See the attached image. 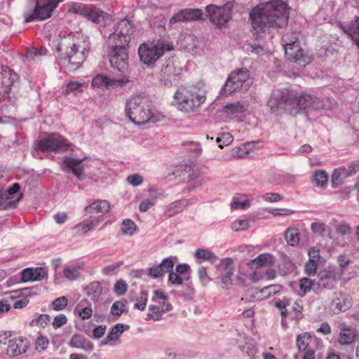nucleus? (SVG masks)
Masks as SVG:
<instances>
[{
    "label": "nucleus",
    "mask_w": 359,
    "mask_h": 359,
    "mask_svg": "<svg viewBox=\"0 0 359 359\" xmlns=\"http://www.w3.org/2000/svg\"><path fill=\"white\" fill-rule=\"evenodd\" d=\"M339 26L359 48V17H355V20L348 27H344L341 23H339Z\"/></svg>",
    "instance_id": "5701e85b"
},
{
    "label": "nucleus",
    "mask_w": 359,
    "mask_h": 359,
    "mask_svg": "<svg viewBox=\"0 0 359 359\" xmlns=\"http://www.w3.org/2000/svg\"><path fill=\"white\" fill-rule=\"evenodd\" d=\"M129 329V325L125 324H117L114 326L108 333L106 339L102 341V345H107L116 341L122 333Z\"/></svg>",
    "instance_id": "bb28decb"
},
{
    "label": "nucleus",
    "mask_w": 359,
    "mask_h": 359,
    "mask_svg": "<svg viewBox=\"0 0 359 359\" xmlns=\"http://www.w3.org/2000/svg\"><path fill=\"white\" fill-rule=\"evenodd\" d=\"M127 289L126 283L121 279L115 283L114 291L117 295L121 296L126 293Z\"/></svg>",
    "instance_id": "603ef678"
},
{
    "label": "nucleus",
    "mask_w": 359,
    "mask_h": 359,
    "mask_svg": "<svg viewBox=\"0 0 359 359\" xmlns=\"http://www.w3.org/2000/svg\"><path fill=\"white\" fill-rule=\"evenodd\" d=\"M28 348L29 343L26 339L15 338L8 340L6 351L9 356L14 357L25 353Z\"/></svg>",
    "instance_id": "aec40b11"
},
{
    "label": "nucleus",
    "mask_w": 359,
    "mask_h": 359,
    "mask_svg": "<svg viewBox=\"0 0 359 359\" xmlns=\"http://www.w3.org/2000/svg\"><path fill=\"white\" fill-rule=\"evenodd\" d=\"M332 306L338 312H346L351 306V302L348 297L340 295L333 301Z\"/></svg>",
    "instance_id": "2f4dec72"
},
{
    "label": "nucleus",
    "mask_w": 359,
    "mask_h": 359,
    "mask_svg": "<svg viewBox=\"0 0 359 359\" xmlns=\"http://www.w3.org/2000/svg\"><path fill=\"white\" fill-rule=\"evenodd\" d=\"M79 13L83 18L100 27H106L108 22L111 21L109 15L99 8L83 7L80 9Z\"/></svg>",
    "instance_id": "4468645a"
},
{
    "label": "nucleus",
    "mask_w": 359,
    "mask_h": 359,
    "mask_svg": "<svg viewBox=\"0 0 359 359\" xmlns=\"http://www.w3.org/2000/svg\"><path fill=\"white\" fill-rule=\"evenodd\" d=\"M48 321H50V316H38L36 318L30 323V325L44 327Z\"/></svg>",
    "instance_id": "13d9d810"
},
{
    "label": "nucleus",
    "mask_w": 359,
    "mask_h": 359,
    "mask_svg": "<svg viewBox=\"0 0 359 359\" xmlns=\"http://www.w3.org/2000/svg\"><path fill=\"white\" fill-rule=\"evenodd\" d=\"M62 0H36L33 10L26 11L23 13L25 21L30 22L34 20H43L49 18L53 11Z\"/></svg>",
    "instance_id": "1a4fd4ad"
},
{
    "label": "nucleus",
    "mask_w": 359,
    "mask_h": 359,
    "mask_svg": "<svg viewBox=\"0 0 359 359\" xmlns=\"http://www.w3.org/2000/svg\"><path fill=\"white\" fill-rule=\"evenodd\" d=\"M67 305V299L65 297H61L55 299L52 302L53 309L55 311H60Z\"/></svg>",
    "instance_id": "864d4df0"
},
{
    "label": "nucleus",
    "mask_w": 359,
    "mask_h": 359,
    "mask_svg": "<svg viewBox=\"0 0 359 359\" xmlns=\"http://www.w3.org/2000/svg\"><path fill=\"white\" fill-rule=\"evenodd\" d=\"M128 302L126 300L115 302L110 311V314H122L123 313H128Z\"/></svg>",
    "instance_id": "c9c22d12"
},
{
    "label": "nucleus",
    "mask_w": 359,
    "mask_h": 359,
    "mask_svg": "<svg viewBox=\"0 0 359 359\" xmlns=\"http://www.w3.org/2000/svg\"><path fill=\"white\" fill-rule=\"evenodd\" d=\"M271 97L275 98V100L279 103L283 109L291 111L292 97L289 96L287 90H276Z\"/></svg>",
    "instance_id": "393cba45"
},
{
    "label": "nucleus",
    "mask_w": 359,
    "mask_h": 359,
    "mask_svg": "<svg viewBox=\"0 0 359 359\" xmlns=\"http://www.w3.org/2000/svg\"><path fill=\"white\" fill-rule=\"evenodd\" d=\"M158 265L160 268L162 269L163 274H164L167 272L170 273L172 271L174 263L171 257H168L163 259L161 263Z\"/></svg>",
    "instance_id": "09e8293b"
},
{
    "label": "nucleus",
    "mask_w": 359,
    "mask_h": 359,
    "mask_svg": "<svg viewBox=\"0 0 359 359\" xmlns=\"http://www.w3.org/2000/svg\"><path fill=\"white\" fill-rule=\"evenodd\" d=\"M33 269L27 268L22 271L21 272V279L22 282L27 281H34V273Z\"/></svg>",
    "instance_id": "680f3d73"
},
{
    "label": "nucleus",
    "mask_w": 359,
    "mask_h": 359,
    "mask_svg": "<svg viewBox=\"0 0 359 359\" xmlns=\"http://www.w3.org/2000/svg\"><path fill=\"white\" fill-rule=\"evenodd\" d=\"M175 99L177 101L178 109L185 112L194 111L198 108L205 100L203 92L193 89L181 88L175 94Z\"/></svg>",
    "instance_id": "423d86ee"
},
{
    "label": "nucleus",
    "mask_w": 359,
    "mask_h": 359,
    "mask_svg": "<svg viewBox=\"0 0 359 359\" xmlns=\"http://www.w3.org/2000/svg\"><path fill=\"white\" fill-rule=\"evenodd\" d=\"M285 238L288 245H297L299 243V230L295 228H288L285 232Z\"/></svg>",
    "instance_id": "473e14b6"
},
{
    "label": "nucleus",
    "mask_w": 359,
    "mask_h": 359,
    "mask_svg": "<svg viewBox=\"0 0 359 359\" xmlns=\"http://www.w3.org/2000/svg\"><path fill=\"white\" fill-rule=\"evenodd\" d=\"M88 37L82 36V41H75L74 39H63L57 46L59 64L68 71L78 69L86 60L90 49Z\"/></svg>",
    "instance_id": "7ed1b4c3"
},
{
    "label": "nucleus",
    "mask_w": 359,
    "mask_h": 359,
    "mask_svg": "<svg viewBox=\"0 0 359 359\" xmlns=\"http://www.w3.org/2000/svg\"><path fill=\"white\" fill-rule=\"evenodd\" d=\"M121 229L123 233L132 236L136 231V225L131 219H124Z\"/></svg>",
    "instance_id": "a19ab883"
},
{
    "label": "nucleus",
    "mask_w": 359,
    "mask_h": 359,
    "mask_svg": "<svg viewBox=\"0 0 359 359\" xmlns=\"http://www.w3.org/2000/svg\"><path fill=\"white\" fill-rule=\"evenodd\" d=\"M356 332L346 325H341L339 336V343L341 345H350L355 341Z\"/></svg>",
    "instance_id": "b1692460"
},
{
    "label": "nucleus",
    "mask_w": 359,
    "mask_h": 359,
    "mask_svg": "<svg viewBox=\"0 0 359 359\" xmlns=\"http://www.w3.org/2000/svg\"><path fill=\"white\" fill-rule=\"evenodd\" d=\"M323 101L316 97L308 94H302L292 97L291 114H297L301 111H310L311 110H320L327 109Z\"/></svg>",
    "instance_id": "9d476101"
},
{
    "label": "nucleus",
    "mask_w": 359,
    "mask_h": 359,
    "mask_svg": "<svg viewBox=\"0 0 359 359\" xmlns=\"http://www.w3.org/2000/svg\"><path fill=\"white\" fill-rule=\"evenodd\" d=\"M217 142L219 143L220 148L223 147V144L229 145L233 142V136L229 133H223L221 137H217Z\"/></svg>",
    "instance_id": "8fccbe9b"
},
{
    "label": "nucleus",
    "mask_w": 359,
    "mask_h": 359,
    "mask_svg": "<svg viewBox=\"0 0 359 359\" xmlns=\"http://www.w3.org/2000/svg\"><path fill=\"white\" fill-rule=\"evenodd\" d=\"M126 180L130 184L134 187L141 184L143 182L142 176L138 174H133L129 175L127 177Z\"/></svg>",
    "instance_id": "0e129e2a"
},
{
    "label": "nucleus",
    "mask_w": 359,
    "mask_h": 359,
    "mask_svg": "<svg viewBox=\"0 0 359 359\" xmlns=\"http://www.w3.org/2000/svg\"><path fill=\"white\" fill-rule=\"evenodd\" d=\"M234 6L233 1H227L222 6L209 5L206 7V11L209 15L210 22L217 27L224 26L231 18V13Z\"/></svg>",
    "instance_id": "9b49d317"
},
{
    "label": "nucleus",
    "mask_w": 359,
    "mask_h": 359,
    "mask_svg": "<svg viewBox=\"0 0 359 359\" xmlns=\"http://www.w3.org/2000/svg\"><path fill=\"white\" fill-rule=\"evenodd\" d=\"M151 300L154 304L149 306V310L154 314H161L172 309V305L168 302V297L161 290H155Z\"/></svg>",
    "instance_id": "2eb2a0df"
},
{
    "label": "nucleus",
    "mask_w": 359,
    "mask_h": 359,
    "mask_svg": "<svg viewBox=\"0 0 359 359\" xmlns=\"http://www.w3.org/2000/svg\"><path fill=\"white\" fill-rule=\"evenodd\" d=\"M181 68H176L172 60L163 66L160 73V81L166 87L176 86L181 79Z\"/></svg>",
    "instance_id": "ddd939ff"
},
{
    "label": "nucleus",
    "mask_w": 359,
    "mask_h": 359,
    "mask_svg": "<svg viewBox=\"0 0 359 359\" xmlns=\"http://www.w3.org/2000/svg\"><path fill=\"white\" fill-rule=\"evenodd\" d=\"M123 261L108 265L102 269L103 273L106 275H111L115 270L119 268L123 264Z\"/></svg>",
    "instance_id": "774afa93"
},
{
    "label": "nucleus",
    "mask_w": 359,
    "mask_h": 359,
    "mask_svg": "<svg viewBox=\"0 0 359 359\" xmlns=\"http://www.w3.org/2000/svg\"><path fill=\"white\" fill-rule=\"evenodd\" d=\"M339 169L341 173L344 174V177L346 178L353 175L359 170V163H351L347 167H341Z\"/></svg>",
    "instance_id": "37998d69"
},
{
    "label": "nucleus",
    "mask_w": 359,
    "mask_h": 359,
    "mask_svg": "<svg viewBox=\"0 0 359 359\" xmlns=\"http://www.w3.org/2000/svg\"><path fill=\"white\" fill-rule=\"evenodd\" d=\"M245 111V105L241 102H236L231 104H227L224 107V112L228 114H235L242 113Z\"/></svg>",
    "instance_id": "e433bc0d"
},
{
    "label": "nucleus",
    "mask_w": 359,
    "mask_h": 359,
    "mask_svg": "<svg viewBox=\"0 0 359 359\" xmlns=\"http://www.w3.org/2000/svg\"><path fill=\"white\" fill-rule=\"evenodd\" d=\"M85 158L79 159L72 157H65L63 164L66 168L67 172H72L79 180H82L85 177L83 172L84 167L82 165Z\"/></svg>",
    "instance_id": "6ab92c4d"
},
{
    "label": "nucleus",
    "mask_w": 359,
    "mask_h": 359,
    "mask_svg": "<svg viewBox=\"0 0 359 359\" xmlns=\"http://www.w3.org/2000/svg\"><path fill=\"white\" fill-rule=\"evenodd\" d=\"M168 281L173 285H182L183 280L177 273L171 271L168 276Z\"/></svg>",
    "instance_id": "338daca9"
},
{
    "label": "nucleus",
    "mask_w": 359,
    "mask_h": 359,
    "mask_svg": "<svg viewBox=\"0 0 359 359\" xmlns=\"http://www.w3.org/2000/svg\"><path fill=\"white\" fill-rule=\"evenodd\" d=\"M135 32L132 23L126 20H120L114 32L108 38L111 46L109 52V61L114 69L124 74L128 69V47L131 35Z\"/></svg>",
    "instance_id": "f03ea898"
},
{
    "label": "nucleus",
    "mask_w": 359,
    "mask_h": 359,
    "mask_svg": "<svg viewBox=\"0 0 359 359\" xmlns=\"http://www.w3.org/2000/svg\"><path fill=\"white\" fill-rule=\"evenodd\" d=\"M233 272V261L231 258L223 259L217 266V274L225 285L231 283Z\"/></svg>",
    "instance_id": "dca6fc26"
},
{
    "label": "nucleus",
    "mask_w": 359,
    "mask_h": 359,
    "mask_svg": "<svg viewBox=\"0 0 359 359\" xmlns=\"http://www.w3.org/2000/svg\"><path fill=\"white\" fill-rule=\"evenodd\" d=\"M93 311L91 304L86 299H82L74 308L75 314H92Z\"/></svg>",
    "instance_id": "f704fd0d"
},
{
    "label": "nucleus",
    "mask_w": 359,
    "mask_h": 359,
    "mask_svg": "<svg viewBox=\"0 0 359 359\" xmlns=\"http://www.w3.org/2000/svg\"><path fill=\"white\" fill-rule=\"evenodd\" d=\"M189 181L191 182L194 187H202L205 184V180L201 173L198 170H193L189 175Z\"/></svg>",
    "instance_id": "ea45409f"
},
{
    "label": "nucleus",
    "mask_w": 359,
    "mask_h": 359,
    "mask_svg": "<svg viewBox=\"0 0 359 359\" xmlns=\"http://www.w3.org/2000/svg\"><path fill=\"white\" fill-rule=\"evenodd\" d=\"M285 54L287 60L301 67H305L312 61V57L300 46L295 33L283 37Z\"/></svg>",
    "instance_id": "0eeeda50"
},
{
    "label": "nucleus",
    "mask_w": 359,
    "mask_h": 359,
    "mask_svg": "<svg viewBox=\"0 0 359 359\" xmlns=\"http://www.w3.org/2000/svg\"><path fill=\"white\" fill-rule=\"evenodd\" d=\"M263 199L267 202H277L283 198V196L277 193H266L262 196Z\"/></svg>",
    "instance_id": "e2e57ef3"
},
{
    "label": "nucleus",
    "mask_w": 359,
    "mask_h": 359,
    "mask_svg": "<svg viewBox=\"0 0 359 359\" xmlns=\"http://www.w3.org/2000/svg\"><path fill=\"white\" fill-rule=\"evenodd\" d=\"M288 18L287 4L281 0H271L257 6L250 13L254 39L270 41L273 30L287 25Z\"/></svg>",
    "instance_id": "f257e3e1"
},
{
    "label": "nucleus",
    "mask_w": 359,
    "mask_h": 359,
    "mask_svg": "<svg viewBox=\"0 0 359 359\" xmlns=\"http://www.w3.org/2000/svg\"><path fill=\"white\" fill-rule=\"evenodd\" d=\"M70 144L67 140L57 133H52L42 138L37 144L39 149L42 151H67Z\"/></svg>",
    "instance_id": "f8f14e48"
},
{
    "label": "nucleus",
    "mask_w": 359,
    "mask_h": 359,
    "mask_svg": "<svg viewBox=\"0 0 359 359\" xmlns=\"http://www.w3.org/2000/svg\"><path fill=\"white\" fill-rule=\"evenodd\" d=\"M252 83L253 80L250 76V72L245 68L239 69L229 75L220 94L227 96L237 90L246 91Z\"/></svg>",
    "instance_id": "6e6552de"
},
{
    "label": "nucleus",
    "mask_w": 359,
    "mask_h": 359,
    "mask_svg": "<svg viewBox=\"0 0 359 359\" xmlns=\"http://www.w3.org/2000/svg\"><path fill=\"white\" fill-rule=\"evenodd\" d=\"M317 270V264L314 259H309L305 264V272L309 276H314Z\"/></svg>",
    "instance_id": "6e6d98bb"
},
{
    "label": "nucleus",
    "mask_w": 359,
    "mask_h": 359,
    "mask_svg": "<svg viewBox=\"0 0 359 359\" xmlns=\"http://www.w3.org/2000/svg\"><path fill=\"white\" fill-rule=\"evenodd\" d=\"M202 14L201 9H184L172 16L170 20V23L172 25L177 22L197 20L201 18Z\"/></svg>",
    "instance_id": "412c9836"
},
{
    "label": "nucleus",
    "mask_w": 359,
    "mask_h": 359,
    "mask_svg": "<svg viewBox=\"0 0 359 359\" xmlns=\"http://www.w3.org/2000/svg\"><path fill=\"white\" fill-rule=\"evenodd\" d=\"M311 341L309 334L305 332L298 335L297 338V347L300 351H304L307 348Z\"/></svg>",
    "instance_id": "4c0bfd02"
},
{
    "label": "nucleus",
    "mask_w": 359,
    "mask_h": 359,
    "mask_svg": "<svg viewBox=\"0 0 359 359\" xmlns=\"http://www.w3.org/2000/svg\"><path fill=\"white\" fill-rule=\"evenodd\" d=\"M249 227V222L246 219L236 220L231 225V229L235 231H244L248 229Z\"/></svg>",
    "instance_id": "de8ad7c7"
},
{
    "label": "nucleus",
    "mask_w": 359,
    "mask_h": 359,
    "mask_svg": "<svg viewBox=\"0 0 359 359\" xmlns=\"http://www.w3.org/2000/svg\"><path fill=\"white\" fill-rule=\"evenodd\" d=\"M172 46L163 39L152 40L141 44L138 49L140 61L147 66H152L165 51H170Z\"/></svg>",
    "instance_id": "39448f33"
},
{
    "label": "nucleus",
    "mask_w": 359,
    "mask_h": 359,
    "mask_svg": "<svg viewBox=\"0 0 359 359\" xmlns=\"http://www.w3.org/2000/svg\"><path fill=\"white\" fill-rule=\"evenodd\" d=\"M15 77L16 74H13L10 69L0 66V95H5L10 93Z\"/></svg>",
    "instance_id": "4be33fe9"
},
{
    "label": "nucleus",
    "mask_w": 359,
    "mask_h": 359,
    "mask_svg": "<svg viewBox=\"0 0 359 359\" xmlns=\"http://www.w3.org/2000/svg\"><path fill=\"white\" fill-rule=\"evenodd\" d=\"M109 79V77L103 74H98L93 78L91 84L93 87H108Z\"/></svg>",
    "instance_id": "a18cd8bd"
},
{
    "label": "nucleus",
    "mask_w": 359,
    "mask_h": 359,
    "mask_svg": "<svg viewBox=\"0 0 359 359\" xmlns=\"http://www.w3.org/2000/svg\"><path fill=\"white\" fill-rule=\"evenodd\" d=\"M189 204V202L187 199L174 201L167 206L165 210V215L169 217H173L182 212Z\"/></svg>",
    "instance_id": "cd10ccee"
},
{
    "label": "nucleus",
    "mask_w": 359,
    "mask_h": 359,
    "mask_svg": "<svg viewBox=\"0 0 359 359\" xmlns=\"http://www.w3.org/2000/svg\"><path fill=\"white\" fill-rule=\"evenodd\" d=\"M110 208L109 203L106 200H97L92 203L90 205L85 208L86 214L101 213L104 215L107 213Z\"/></svg>",
    "instance_id": "a878e982"
},
{
    "label": "nucleus",
    "mask_w": 359,
    "mask_h": 359,
    "mask_svg": "<svg viewBox=\"0 0 359 359\" xmlns=\"http://www.w3.org/2000/svg\"><path fill=\"white\" fill-rule=\"evenodd\" d=\"M316 290L333 289L337 283L336 275L327 270L320 271L315 278Z\"/></svg>",
    "instance_id": "a211bd4d"
},
{
    "label": "nucleus",
    "mask_w": 359,
    "mask_h": 359,
    "mask_svg": "<svg viewBox=\"0 0 359 359\" xmlns=\"http://www.w3.org/2000/svg\"><path fill=\"white\" fill-rule=\"evenodd\" d=\"M20 184L18 183H15L7 191H3V196H5L6 200L15 202L14 205L11 206V208H15L18 203L20 201V200L22 197V194L20 193L18 194V196L16 198H13V195L15 194H18L20 191Z\"/></svg>",
    "instance_id": "7c9ffc66"
},
{
    "label": "nucleus",
    "mask_w": 359,
    "mask_h": 359,
    "mask_svg": "<svg viewBox=\"0 0 359 359\" xmlns=\"http://www.w3.org/2000/svg\"><path fill=\"white\" fill-rule=\"evenodd\" d=\"M313 181L318 187H325L328 181V175L323 170H317L314 174Z\"/></svg>",
    "instance_id": "58836bf2"
},
{
    "label": "nucleus",
    "mask_w": 359,
    "mask_h": 359,
    "mask_svg": "<svg viewBox=\"0 0 359 359\" xmlns=\"http://www.w3.org/2000/svg\"><path fill=\"white\" fill-rule=\"evenodd\" d=\"M335 229L342 235H348L352 233V229L350 225L345 222L336 225Z\"/></svg>",
    "instance_id": "bf43d9fd"
},
{
    "label": "nucleus",
    "mask_w": 359,
    "mask_h": 359,
    "mask_svg": "<svg viewBox=\"0 0 359 359\" xmlns=\"http://www.w3.org/2000/svg\"><path fill=\"white\" fill-rule=\"evenodd\" d=\"M33 271L34 281L42 280L48 276L47 271L41 267L36 268Z\"/></svg>",
    "instance_id": "052dcab7"
},
{
    "label": "nucleus",
    "mask_w": 359,
    "mask_h": 359,
    "mask_svg": "<svg viewBox=\"0 0 359 359\" xmlns=\"http://www.w3.org/2000/svg\"><path fill=\"white\" fill-rule=\"evenodd\" d=\"M274 262L273 257L269 253H263L259 255L257 258L251 260V263L256 264L257 267L254 272L252 279L254 281H258L264 278V276L261 273L264 272L266 267L271 266Z\"/></svg>",
    "instance_id": "f3484780"
},
{
    "label": "nucleus",
    "mask_w": 359,
    "mask_h": 359,
    "mask_svg": "<svg viewBox=\"0 0 359 359\" xmlns=\"http://www.w3.org/2000/svg\"><path fill=\"white\" fill-rule=\"evenodd\" d=\"M126 113L129 119L135 125L145 124L151 119L149 100L141 95L132 96L126 102Z\"/></svg>",
    "instance_id": "20e7f679"
},
{
    "label": "nucleus",
    "mask_w": 359,
    "mask_h": 359,
    "mask_svg": "<svg viewBox=\"0 0 359 359\" xmlns=\"http://www.w3.org/2000/svg\"><path fill=\"white\" fill-rule=\"evenodd\" d=\"M69 346L76 348H81L85 351H92L93 345L88 341L86 338L80 334H74L69 343Z\"/></svg>",
    "instance_id": "c85d7f7f"
},
{
    "label": "nucleus",
    "mask_w": 359,
    "mask_h": 359,
    "mask_svg": "<svg viewBox=\"0 0 359 359\" xmlns=\"http://www.w3.org/2000/svg\"><path fill=\"white\" fill-rule=\"evenodd\" d=\"M129 82V79L123 76L121 79H109V86L113 88L122 87Z\"/></svg>",
    "instance_id": "3c124183"
},
{
    "label": "nucleus",
    "mask_w": 359,
    "mask_h": 359,
    "mask_svg": "<svg viewBox=\"0 0 359 359\" xmlns=\"http://www.w3.org/2000/svg\"><path fill=\"white\" fill-rule=\"evenodd\" d=\"M64 275L69 280H75L79 277V271L75 267L67 266L64 269Z\"/></svg>",
    "instance_id": "4d7b16f0"
},
{
    "label": "nucleus",
    "mask_w": 359,
    "mask_h": 359,
    "mask_svg": "<svg viewBox=\"0 0 359 359\" xmlns=\"http://www.w3.org/2000/svg\"><path fill=\"white\" fill-rule=\"evenodd\" d=\"M15 202L6 200L5 196H3V191L0 189V210H6L11 208Z\"/></svg>",
    "instance_id": "69168bd1"
},
{
    "label": "nucleus",
    "mask_w": 359,
    "mask_h": 359,
    "mask_svg": "<svg viewBox=\"0 0 359 359\" xmlns=\"http://www.w3.org/2000/svg\"><path fill=\"white\" fill-rule=\"evenodd\" d=\"M85 292L86 294L95 303L99 301L102 294V289L99 282L94 281L85 288Z\"/></svg>",
    "instance_id": "c756f323"
},
{
    "label": "nucleus",
    "mask_w": 359,
    "mask_h": 359,
    "mask_svg": "<svg viewBox=\"0 0 359 359\" xmlns=\"http://www.w3.org/2000/svg\"><path fill=\"white\" fill-rule=\"evenodd\" d=\"M344 174L341 173L339 169H335L331 177V182L333 187H337L344 182Z\"/></svg>",
    "instance_id": "c03bdc74"
},
{
    "label": "nucleus",
    "mask_w": 359,
    "mask_h": 359,
    "mask_svg": "<svg viewBox=\"0 0 359 359\" xmlns=\"http://www.w3.org/2000/svg\"><path fill=\"white\" fill-rule=\"evenodd\" d=\"M10 299V302L11 303V306H13L14 309H22L25 307L29 301L27 298L23 297L19 300H15V297L13 296H11L8 297Z\"/></svg>",
    "instance_id": "5fc2aeb1"
},
{
    "label": "nucleus",
    "mask_w": 359,
    "mask_h": 359,
    "mask_svg": "<svg viewBox=\"0 0 359 359\" xmlns=\"http://www.w3.org/2000/svg\"><path fill=\"white\" fill-rule=\"evenodd\" d=\"M194 255L198 259L209 260L212 264L217 259V257L212 251L204 248L197 249Z\"/></svg>",
    "instance_id": "72a5a7b5"
},
{
    "label": "nucleus",
    "mask_w": 359,
    "mask_h": 359,
    "mask_svg": "<svg viewBox=\"0 0 359 359\" xmlns=\"http://www.w3.org/2000/svg\"><path fill=\"white\" fill-rule=\"evenodd\" d=\"M48 344L49 340L48 338L42 335H39L35 341V347L39 352L46 350Z\"/></svg>",
    "instance_id": "49530a36"
},
{
    "label": "nucleus",
    "mask_w": 359,
    "mask_h": 359,
    "mask_svg": "<svg viewBox=\"0 0 359 359\" xmlns=\"http://www.w3.org/2000/svg\"><path fill=\"white\" fill-rule=\"evenodd\" d=\"M315 282V278L311 280L309 278H302L300 280L299 287L305 294L310 292L313 287H316Z\"/></svg>",
    "instance_id": "79ce46f5"
}]
</instances>
